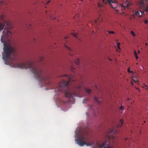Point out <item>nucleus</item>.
Listing matches in <instances>:
<instances>
[{"mask_svg":"<svg viewBox=\"0 0 148 148\" xmlns=\"http://www.w3.org/2000/svg\"><path fill=\"white\" fill-rule=\"evenodd\" d=\"M120 44V43L119 42H118L117 44V46H119Z\"/></svg>","mask_w":148,"mask_h":148,"instance_id":"obj_33","label":"nucleus"},{"mask_svg":"<svg viewBox=\"0 0 148 148\" xmlns=\"http://www.w3.org/2000/svg\"><path fill=\"white\" fill-rule=\"evenodd\" d=\"M145 44L147 45H148V44H147V43H145Z\"/></svg>","mask_w":148,"mask_h":148,"instance_id":"obj_37","label":"nucleus"},{"mask_svg":"<svg viewBox=\"0 0 148 148\" xmlns=\"http://www.w3.org/2000/svg\"><path fill=\"white\" fill-rule=\"evenodd\" d=\"M82 0H81V1H82Z\"/></svg>","mask_w":148,"mask_h":148,"instance_id":"obj_43","label":"nucleus"},{"mask_svg":"<svg viewBox=\"0 0 148 148\" xmlns=\"http://www.w3.org/2000/svg\"><path fill=\"white\" fill-rule=\"evenodd\" d=\"M79 16L77 14L75 16H74L73 17V18L74 19H76V18H77V17H78V16Z\"/></svg>","mask_w":148,"mask_h":148,"instance_id":"obj_24","label":"nucleus"},{"mask_svg":"<svg viewBox=\"0 0 148 148\" xmlns=\"http://www.w3.org/2000/svg\"><path fill=\"white\" fill-rule=\"evenodd\" d=\"M108 32L109 34H114L115 33V32L113 31H108Z\"/></svg>","mask_w":148,"mask_h":148,"instance_id":"obj_22","label":"nucleus"},{"mask_svg":"<svg viewBox=\"0 0 148 148\" xmlns=\"http://www.w3.org/2000/svg\"><path fill=\"white\" fill-rule=\"evenodd\" d=\"M131 34H132V35H133V36H136V35L134 33V32H133L132 31L131 32Z\"/></svg>","mask_w":148,"mask_h":148,"instance_id":"obj_18","label":"nucleus"},{"mask_svg":"<svg viewBox=\"0 0 148 148\" xmlns=\"http://www.w3.org/2000/svg\"><path fill=\"white\" fill-rule=\"evenodd\" d=\"M131 84H132V85H133V82H131Z\"/></svg>","mask_w":148,"mask_h":148,"instance_id":"obj_36","label":"nucleus"},{"mask_svg":"<svg viewBox=\"0 0 148 148\" xmlns=\"http://www.w3.org/2000/svg\"><path fill=\"white\" fill-rule=\"evenodd\" d=\"M94 99L95 100L96 102L98 104H100L101 103V99H99L97 97H94Z\"/></svg>","mask_w":148,"mask_h":148,"instance_id":"obj_8","label":"nucleus"},{"mask_svg":"<svg viewBox=\"0 0 148 148\" xmlns=\"http://www.w3.org/2000/svg\"><path fill=\"white\" fill-rule=\"evenodd\" d=\"M85 90L86 91L88 94L90 93L91 91V90L88 88H85Z\"/></svg>","mask_w":148,"mask_h":148,"instance_id":"obj_15","label":"nucleus"},{"mask_svg":"<svg viewBox=\"0 0 148 148\" xmlns=\"http://www.w3.org/2000/svg\"><path fill=\"white\" fill-rule=\"evenodd\" d=\"M139 91H140L139 89L138 88H136Z\"/></svg>","mask_w":148,"mask_h":148,"instance_id":"obj_35","label":"nucleus"},{"mask_svg":"<svg viewBox=\"0 0 148 148\" xmlns=\"http://www.w3.org/2000/svg\"><path fill=\"white\" fill-rule=\"evenodd\" d=\"M3 2L2 1H1L0 2V5H1L3 4Z\"/></svg>","mask_w":148,"mask_h":148,"instance_id":"obj_27","label":"nucleus"},{"mask_svg":"<svg viewBox=\"0 0 148 148\" xmlns=\"http://www.w3.org/2000/svg\"><path fill=\"white\" fill-rule=\"evenodd\" d=\"M63 76H65L68 80L66 81L64 79L61 81L59 84V86L55 89V92H56L60 91L64 92L66 97L69 98H73L78 95V93L77 92V91H74L73 92H71L70 91L69 89H68V88L67 89L65 88V87L68 85L69 82L72 80V77L71 76H68L66 75H64ZM61 76L62 77V76Z\"/></svg>","mask_w":148,"mask_h":148,"instance_id":"obj_3","label":"nucleus"},{"mask_svg":"<svg viewBox=\"0 0 148 148\" xmlns=\"http://www.w3.org/2000/svg\"><path fill=\"white\" fill-rule=\"evenodd\" d=\"M71 69L72 71H73V70L75 69L73 67H72L71 68Z\"/></svg>","mask_w":148,"mask_h":148,"instance_id":"obj_32","label":"nucleus"},{"mask_svg":"<svg viewBox=\"0 0 148 148\" xmlns=\"http://www.w3.org/2000/svg\"><path fill=\"white\" fill-rule=\"evenodd\" d=\"M119 109L121 110H124V108L123 106H121L120 107Z\"/></svg>","mask_w":148,"mask_h":148,"instance_id":"obj_23","label":"nucleus"},{"mask_svg":"<svg viewBox=\"0 0 148 148\" xmlns=\"http://www.w3.org/2000/svg\"><path fill=\"white\" fill-rule=\"evenodd\" d=\"M132 79L133 81L135 82H138V79L136 77H135L134 76H132Z\"/></svg>","mask_w":148,"mask_h":148,"instance_id":"obj_9","label":"nucleus"},{"mask_svg":"<svg viewBox=\"0 0 148 148\" xmlns=\"http://www.w3.org/2000/svg\"><path fill=\"white\" fill-rule=\"evenodd\" d=\"M143 88H146V90H147L148 89V86L146 85L145 84H144V85L143 86Z\"/></svg>","mask_w":148,"mask_h":148,"instance_id":"obj_19","label":"nucleus"},{"mask_svg":"<svg viewBox=\"0 0 148 148\" xmlns=\"http://www.w3.org/2000/svg\"><path fill=\"white\" fill-rule=\"evenodd\" d=\"M130 19H132V18H131H131H130Z\"/></svg>","mask_w":148,"mask_h":148,"instance_id":"obj_39","label":"nucleus"},{"mask_svg":"<svg viewBox=\"0 0 148 148\" xmlns=\"http://www.w3.org/2000/svg\"><path fill=\"white\" fill-rule=\"evenodd\" d=\"M116 40L117 41H118V40Z\"/></svg>","mask_w":148,"mask_h":148,"instance_id":"obj_42","label":"nucleus"},{"mask_svg":"<svg viewBox=\"0 0 148 148\" xmlns=\"http://www.w3.org/2000/svg\"><path fill=\"white\" fill-rule=\"evenodd\" d=\"M134 55L135 57H136V59L138 60V57L137 56V53L135 51H134Z\"/></svg>","mask_w":148,"mask_h":148,"instance_id":"obj_16","label":"nucleus"},{"mask_svg":"<svg viewBox=\"0 0 148 148\" xmlns=\"http://www.w3.org/2000/svg\"><path fill=\"white\" fill-rule=\"evenodd\" d=\"M80 60L79 59H77L75 61V64H77L78 65L79 64L80 62Z\"/></svg>","mask_w":148,"mask_h":148,"instance_id":"obj_12","label":"nucleus"},{"mask_svg":"<svg viewBox=\"0 0 148 148\" xmlns=\"http://www.w3.org/2000/svg\"><path fill=\"white\" fill-rule=\"evenodd\" d=\"M143 88H146V90H147L148 89V86L146 85L145 84H144V85L143 86Z\"/></svg>","mask_w":148,"mask_h":148,"instance_id":"obj_20","label":"nucleus"},{"mask_svg":"<svg viewBox=\"0 0 148 148\" xmlns=\"http://www.w3.org/2000/svg\"><path fill=\"white\" fill-rule=\"evenodd\" d=\"M129 100V98H128V100Z\"/></svg>","mask_w":148,"mask_h":148,"instance_id":"obj_44","label":"nucleus"},{"mask_svg":"<svg viewBox=\"0 0 148 148\" xmlns=\"http://www.w3.org/2000/svg\"><path fill=\"white\" fill-rule=\"evenodd\" d=\"M144 22L146 24H147L148 23V21L147 20L145 21Z\"/></svg>","mask_w":148,"mask_h":148,"instance_id":"obj_30","label":"nucleus"},{"mask_svg":"<svg viewBox=\"0 0 148 148\" xmlns=\"http://www.w3.org/2000/svg\"><path fill=\"white\" fill-rule=\"evenodd\" d=\"M109 3L111 7L114 9H116L117 7H121L124 9H129L130 6L131 5V3L130 0H126L125 2L123 3L122 5L118 4V1L116 0H102L101 3L104 4H106Z\"/></svg>","mask_w":148,"mask_h":148,"instance_id":"obj_4","label":"nucleus"},{"mask_svg":"<svg viewBox=\"0 0 148 148\" xmlns=\"http://www.w3.org/2000/svg\"><path fill=\"white\" fill-rule=\"evenodd\" d=\"M68 37H65V38H64V40L68 38Z\"/></svg>","mask_w":148,"mask_h":148,"instance_id":"obj_34","label":"nucleus"},{"mask_svg":"<svg viewBox=\"0 0 148 148\" xmlns=\"http://www.w3.org/2000/svg\"><path fill=\"white\" fill-rule=\"evenodd\" d=\"M50 18L51 19H55V17H53L52 16H50Z\"/></svg>","mask_w":148,"mask_h":148,"instance_id":"obj_29","label":"nucleus"},{"mask_svg":"<svg viewBox=\"0 0 148 148\" xmlns=\"http://www.w3.org/2000/svg\"><path fill=\"white\" fill-rule=\"evenodd\" d=\"M98 5H99V7H100V5H99V4H98Z\"/></svg>","mask_w":148,"mask_h":148,"instance_id":"obj_40","label":"nucleus"},{"mask_svg":"<svg viewBox=\"0 0 148 148\" xmlns=\"http://www.w3.org/2000/svg\"><path fill=\"white\" fill-rule=\"evenodd\" d=\"M123 121L122 119H120V121L119 123H118V127H121L123 125Z\"/></svg>","mask_w":148,"mask_h":148,"instance_id":"obj_10","label":"nucleus"},{"mask_svg":"<svg viewBox=\"0 0 148 148\" xmlns=\"http://www.w3.org/2000/svg\"><path fill=\"white\" fill-rule=\"evenodd\" d=\"M127 71L128 72H129V73H133V71H131L130 70V68H129L128 69V70H127Z\"/></svg>","mask_w":148,"mask_h":148,"instance_id":"obj_25","label":"nucleus"},{"mask_svg":"<svg viewBox=\"0 0 148 148\" xmlns=\"http://www.w3.org/2000/svg\"><path fill=\"white\" fill-rule=\"evenodd\" d=\"M125 139H126V140H127V138H125Z\"/></svg>","mask_w":148,"mask_h":148,"instance_id":"obj_45","label":"nucleus"},{"mask_svg":"<svg viewBox=\"0 0 148 148\" xmlns=\"http://www.w3.org/2000/svg\"><path fill=\"white\" fill-rule=\"evenodd\" d=\"M65 47L66 49H67L69 51H71L72 50L70 47L67 46L66 45H65Z\"/></svg>","mask_w":148,"mask_h":148,"instance_id":"obj_14","label":"nucleus"},{"mask_svg":"<svg viewBox=\"0 0 148 148\" xmlns=\"http://www.w3.org/2000/svg\"><path fill=\"white\" fill-rule=\"evenodd\" d=\"M147 11H148V8H147L144 10L142 9L141 10H138L136 11L134 15L137 16L139 17H140L143 14H145V12L147 13Z\"/></svg>","mask_w":148,"mask_h":148,"instance_id":"obj_7","label":"nucleus"},{"mask_svg":"<svg viewBox=\"0 0 148 148\" xmlns=\"http://www.w3.org/2000/svg\"><path fill=\"white\" fill-rule=\"evenodd\" d=\"M3 15L0 16V21L3 19Z\"/></svg>","mask_w":148,"mask_h":148,"instance_id":"obj_26","label":"nucleus"},{"mask_svg":"<svg viewBox=\"0 0 148 148\" xmlns=\"http://www.w3.org/2000/svg\"><path fill=\"white\" fill-rule=\"evenodd\" d=\"M49 2H50V1H48L47 2V4L48 3H49Z\"/></svg>","mask_w":148,"mask_h":148,"instance_id":"obj_38","label":"nucleus"},{"mask_svg":"<svg viewBox=\"0 0 148 148\" xmlns=\"http://www.w3.org/2000/svg\"><path fill=\"white\" fill-rule=\"evenodd\" d=\"M12 28L11 23L10 22L5 21L3 23L0 24V32L4 28L3 32V35L1 36V39L2 42H4L3 39L4 38H8L10 35L12 34V33L10 30Z\"/></svg>","mask_w":148,"mask_h":148,"instance_id":"obj_5","label":"nucleus"},{"mask_svg":"<svg viewBox=\"0 0 148 148\" xmlns=\"http://www.w3.org/2000/svg\"><path fill=\"white\" fill-rule=\"evenodd\" d=\"M138 53H140V51H138Z\"/></svg>","mask_w":148,"mask_h":148,"instance_id":"obj_41","label":"nucleus"},{"mask_svg":"<svg viewBox=\"0 0 148 148\" xmlns=\"http://www.w3.org/2000/svg\"><path fill=\"white\" fill-rule=\"evenodd\" d=\"M144 4L143 2L142 1H140L139 3L140 5V10H141Z\"/></svg>","mask_w":148,"mask_h":148,"instance_id":"obj_11","label":"nucleus"},{"mask_svg":"<svg viewBox=\"0 0 148 148\" xmlns=\"http://www.w3.org/2000/svg\"><path fill=\"white\" fill-rule=\"evenodd\" d=\"M117 47H118V49H119V50L121 49V48H120V46H117Z\"/></svg>","mask_w":148,"mask_h":148,"instance_id":"obj_31","label":"nucleus"},{"mask_svg":"<svg viewBox=\"0 0 148 148\" xmlns=\"http://www.w3.org/2000/svg\"><path fill=\"white\" fill-rule=\"evenodd\" d=\"M71 34H72V35L73 36L75 37L77 39H79L77 36V34L76 33H72Z\"/></svg>","mask_w":148,"mask_h":148,"instance_id":"obj_13","label":"nucleus"},{"mask_svg":"<svg viewBox=\"0 0 148 148\" xmlns=\"http://www.w3.org/2000/svg\"><path fill=\"white\" fill-rule=\"evenodd\" d=\"M82 86H77L76 87V89L77 90H80L81 89V87Z\"/></svg>","mask_w":148,"mask_h":148,"instance_id":"obj_17","label":"nucleus"},{"mask_svg":"<svg viewBox=\"0 0 148 148\" xmlns=\"http://www.w3.org/2000/svg\"><path fill=\"white\" fill-rule=\"evenodd\" d=\"M43 57H40L39 60H38V62H40L42 61L43 59Z\"/></svg>","mask_w":148,"mask_h":148,"instance_id":"obj_21","label":"nucleus"},{"mask_svg":"<svg viewBox=\"0 0 148 148\" xmlns=\"http://www.w3.org/2000/svg\"><path fill=\"white\" fill-rule=\"evenodd\" d=\"M147 0H146V1H147Z\"/></svg>","mask_w":148,"mask_h":148,"instance_id":"obj_46","label":"nucleus"},{"mask_svg":"<svg viewBox=\"0 0 148 148\" xmlns=\"http://www.w3.org/2000/svg\"><path fill=\"white\" fill-rule=\"evenodd\" d=\"M95 23L96 24H97L98 23V20H95Z\"/></svg>","mask_w":148,"mask_h":148,"instance_id":"obj_28","label":"nucleus"},{"mask_svg":"<svg viewBox=\"0 0 148 148\" xmlns=\"http://www.w3.org/2000/svg\"><path fill=\"white\" fill-rule=\"evenodd\" d=\"M4 53L3 54V58L4 60L6 62L10 58L12 53H14L15 51L14 48L10 46L4 44L3 48Z\"/></svg>","mask_w":148,"mask_h":148,"instance_id":"obj_6","label":"nucleus"},{"mask_svg":"<svg viewBox=\"0 0 148 148\" xmlns=\"http://www.w3.org/2000/svg\"><path fill=\"white\" fill-rule=\"evenodd\" d=\"M116 133V130L113 127L110 129L107 132L105 138V142L103 143L102 141H91L86 142L84 141L85 140L87 133L84 131H80L78 135V138L75 139L77 143L79 146H82L85 144L87 146L93 145L95 148H112L110 146V142L114 143L116 139L115 136Z\"/></svg>","mask_w":148,"mask_h":148,"instance_id":"obj_1","label":"nucleus"},{"mask_svg":"<svg viewBox=\"0 0 148 148\" xmlns=\"http://www.w3.org/2000/svg\"><path fill=\"white\" fill-rule=\"evenodd\" d=\"M13 67L21 69L29 68L36 79L41 83H45L48 79V78L43 74L41 69L31 61H28L25 63L15 62L13 64Z\"/></svg>","mask_w":148,"mask_h":148,"instance_id":"obj_2","label":"nucleus"}]
</instances>
